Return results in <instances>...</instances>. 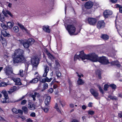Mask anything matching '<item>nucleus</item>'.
Wrapping results in <instances>:
<instances>
[{
  "label": "nucleus",
  "instance_id": "1",
  "mask_svg": "<svg viewBox=\"0 0 122 122\" xmlns=\"http://www.w3.org/2000/svg\"><path fill=\"white\" fill-rule=\"evenodd\" d=\"M99 57L98 56L94 53H92L88 55L84 54L83 51L80 52L79 55H75L74 57V60H76L77 59H81L84 62L87 61L88 60H90L93 62H96L98 61Z\"/></svg>",
  "mask_w": 122,
  "mask_h": 122
},
{
  "label": "nucleus",
  "instance_id": "2",
  "mask_svg": "<svg viewBox=\"0 0 122 122\" xmlns=\"http://www.w3.org/2000/svg\"><path fill=\"white\" fill-rule=\"evenodd\" d=\"M12 57L14 63H24L26 61L24 56V51L21 49L16 50Z\"/></svg>",
  "mask_w": 122,
  "mask_h": 122
},
{
  "label": "nucleus",
  "instance_id": "3",
  "mask_svg": "<svg viewBox=\"0 0 122 122\" xmlns=\"http://www.w3.org/2000/svg\"><path fill=\"white\" fill-rule=\"evenodd\" d=\"M4 70L6 75L9 77H11L14 74L12 68L10 66H7Z\"/></svg>",
  "mask_w": 122,
  "mask_h": 122
},
{
  "label": "nucleus",
  "instance_id": "4",
  "mask_svg": "<svg viewBox=\"0 0 122 122\" xmlns=\"http://www.w3.org/2000/svg\"><path fill=\"white\" fill-rule=\"evenodd\" d=\"M66 28L71 35L73 34L76 29L75 27L73 25H67V27Z\"/></svg>",
  "mask_w": 122,
  "mask_h": 122
},
{
  "label": "nucleus",
  "instance_id": "5",
  "mask_svg": "<svg viewBox=\"0 0 122 122\" xmlns=\"http://www.w3.org/2000/svg\"><path fill=\"white\" fill-rule=\"evenodd\" d=\"M98 61L103 64H107L109 63L108 60L105 56H102L99 57Z\"/></svg>",
  "mask_w": 122,
  "mask_h": 122
},
{
  "label": "nucleus",
  "instance_id": "6",
  "mask_svg": "<svg viewBox=\"0 0 122 122\" xmlns=\"http://www.w3.org/2000/svg\"><path fill=\"white\" fill-rule=\"evenodd\" d=\"M88 23L91 25H95L97 21V20L95 18L89 17L87 19Z\"/></svg>",
  "mask_w": 122,
  "mask_h": 122
},
{
  "label": "nucleus",
  "instance_id": "7",
  "mask_svg": "<svg viewBox=\"0 0 122 122\" xmlns=\"http://www.w3.org/2000/svg\"><path fill=\"white\" fill-rule=\"evenodd\" d=\"M93 5V3L90 1L86 2L85 4V7L86 9H89L91 8Z\"/></svg>",
  "mask_w": 122,
  "mask_h": 122
},
{
  "label": "nucleus",
  "instance_id": "8",
  "mask_svg": "<svg viewBox=\"0 0 122 122\" xmlns=\"http://www.w3.org/2000/svg\"><path fill=\"white\" fill-rule=\"evenodd\" d=\"M105 26V23L103 20L99 21L97 24V28L100 29L104 27Z\"/></svg>",
  "mask_w": 122,
  "mask_h": 122
},
{
  "label": "nucleus",
  "instance_id": "9",
  "mask_svg": "<svg viewBox=\"0 0 122 122\" xmlns=\"http://www.w3.org/2000/svg\"><path fill=\"white\" fill-rule=\"evenodd\" d=\"M90 92L92 95L94 96V97L97 99V97L99 95L98 92L94 90L93 89H91L90 90Z\"/></svg>",
  "mask_w": 122,
  "mask_h": 122
},
{
  "label": "nucleus",
  "instance_id": "10",
  "mask_svg": "<svg viewBox=\"0 0 122 122\" xmlns=\"http://www.w3.org/2000/svg\"><path fill=\"white\" fill-rule=\"evenodd\" d=\"M19 89V87L17 86V87L15 86H13L10 88L9 90L8 91L9 94H11L14 91L18 90Z\"/></svg>",
  "mask_w": 122,
  "mask_h": 122
},
{
  "label": "nucleus",
  "instance_id": "11",
  "mask_svg": "<svg viewBox=\"0 0 122 122\" xmlns=\"http://www.w3.org/2000/svg\"><path fill=\"white\" fill-rule=\"evenodd\" d=\"M1 93L5 97V100H4L2 102L3 103L6 102V100L9 98L8 94L6 91L5 90H3L1 92Z\"/></svg>",
  "mask_w": 122,
  "mask_h": 122
},
{
  "label": "nucleus",
  "instance_id": "12",
  "mask_svg": "<svg viewBox=\"0 0 122 122\" xmlns=\"http://www.w3.org/2000/svg\"><path fill=\"white\" fill-rule=\"evenodd\" d=\"M39 60L37 58L31 59V62L32 65H38Z\"/></svg>",
  "mask_w": 122,
  "mask_h": 122
},
{
  "label": "nucleus",
  "instance_id": "13",
  "mask_svg": "<svg viewBox=\"0 0 122 122\" xmlns=\"http://www.w3.org/2000/svg\"><path fill=\"white\" fill-rule=\"evenodd\" d=\"M3 14L6 17H7V14L9 15L12 18L13 17V15L10 11L8 10H6L5 11L3 10L2 11Z\"/></svg>",
  "mask_w": 122,
  "mask_h": 122
},
{
  "label": "nucleus",
  "instance_id": "14",
  "mask_svg": "<svg viewBox=\"0 0 122 122\" xmlns=\"http://www.w3.org/2000/svg\"><path fill=\"white\" fill-rule=\"evenodd\" d=\"M112 14V11L109 10L105 11L103 13L105 17H107L109 15Z\"/></svg>",
  "mask_w": 122,
  "mask_h": 122
},
{
  "label": "nucleus",
  "instance_id": "15",
  "mask_svg": "<svg viewBox=\"0 0 122 122\" xmlns=\"http://www.w3.org/2000/svg\"><path fill=\"white\" fill-rule=\"evenodd\" d=\"M13 81L15 82V85H21L22 84L20 81V78H17L13 79Z\"/></svg>",
  "mask_w": 122,
  "mask_h": 122
},
{
  "label": "nucleus",
  "instance_id": "16",
  "mask_svg": "<svg viewBox=\"0 0 122 122\" xmlns=\"http://www.w3.org/2000/svg\"><path fill=\"white\" fill-rule=\"evenodd\" d=\"M49 70V67L47 66H44V72L43 76V77H45L47 75V73Z\"/></svg>",
  "mask_w": 122,
  "mask_h": 122
},
{
  "label": "nucleus",
  "instance_id": "17",
  "mask_svg": "<svg viewBox=\"0 0 122 122\" xmlns=\"http://www.w3.org/2000/svg\"><path fill=\"white\" fill-rule=\"evenodd\" d=\"M31 97L33 98V100L35 101L36 100L35 97H39L40 96V95L39 93L36 92L34 93V94H31Z\"/></svg>",
  "mask_w": 122,
  "mask_h": 122
},
{
  "label": "nucleus",
  "instance_id": "18",
  "mask_svg": "<svg viewBox=\"0 0 122 122\" xmlns=\"http://www.w3.org/2000/svg\"><path fill=\"white\" fill-rule=\"evenodd\" d=\"M51 98V97L49 96H47L46 98L45 102L46 106H48L49 105V103L50 102Z\"/></svg>",
  "mask_w": 122,
  "mask_h": 122
},
{
  "label": "nucleus",
  "instance_id": "19",
  "mask_svg": "<svg viewBox=\"0 0 122 122\" xmlns=\"http://www.w3.org/2000/svg\"><path fill=\"white\" fill-rule=\"evenodd\" d=\"M43 30L45 32L50 33V30L49 28V26H44L43 27Z\"/></svg>",
  "mask_w": 122,
  "mask_h": 122
},
{
  "label": "nucleus",
  "instance_id": "20",
  "mask_svg": "<svg viewBox=\"0 0 122 122\" xmlns=\"http://www.w3.org/2000/svg\"><path fill=\"white\" fill-rule=\"evenodd\" d=\"M38 78L36 77L35 78L30 81L29 82L31 83H35L37 82L38 81Z\"/></svg>",
  "mask_w": 122,
  "mask_h": 122
},
{
  "label": "nucleus",
  "instance_id": "21",
  "mask_svg": "<svg viewBox=\"0 0 122 122\" xmlns=\"http://www.w3.org/2000/svg\"><path fill=\"white\" fill-rule=\"evenodd\" d=\"M29 108L31 110H33L35 109L34 105L31 103H29L28 105Z\"/></svg>",
  "mask_w": 122,
  "mask_h": 122
},
{
  "label": "nucleus",
  "instance_id": "22",
  "mask_svg": "<svg viewBox=\"0 0 122 122\" xmlns=\"http://www.w3.org/2000/svg\"><path fill=\"white\" fill-rule=\"evenodd\" d=\"M14 23L13 22H9L7 23V27L9 28H11L13 26Z\"/></svg>",
  "mask_w": 122,
  "mask_h": 122
},
{
  "label": "nucleus",
  "instance_id": "23",
  "mask_svg": "<svg viewBox=\"0 0 122 122\" xmlns=\"http://www.w3.org/2000/svg\"><path fill=\"white\" fill-rule=\"evenodd\" d=\"M0 41H1L3 45H6V42L5 38L2 37H1V39L0 40Z\"/></svg>",
  "mask_w": 122,
  "mask_h": 122
},
{
  "label": "nucleus",
  "instance_id": "24",
  "mask_svg": "<svg viewBox=\"0 0 122 122\" xmlns=\"http://www.w3.org/2000/svg\"><path fill=\"white\" fill-rule=\"evenodd\" d=\"M2 35L4 37H6L7 36H9L10 34L7 33L5 30H4L1 32Z\"/></svg>",
  "mask_w": 122,
  "mask_h": 122
},
{
  "label": "nucleus",
  "instance_id": "25",
  "mask_svg": "<svg viewBox=\"0 0 122 122\" xmlns=\"http://www.w3.org/2000/svg\"><path fill=\"white\" fill-rule=\"evenodd\" d=\"M47 54L48 57L49 59H50L51 60H53L55 59V57L50 52H47Z\"/></svg>",
  "mask_w": 122,
  "mask_h": 122
},
{
  "label": "nucleus",
  "instance_id": "26",
  "mask_svg": "<svg viewBox=\"0 0 122 122\" xmlns=\"http://www.w3.org/2000/svg\"><path fill=\"white\" fill-rule=\"evenodd\" d=\"M23 44L24 47L25 48H27L30 46V44L27 41L25 42H23Z\"/></svg>",
  "mask_w": 122,
  "mask_h": 122
},
{
  "label": "nucleus",
  "instance_id": "27",
  "mask_svg": "<svg viewBox=\"0 0 122 122\" xmlns=\"http://www.w3.org/2000/svg\"><path fill=\"white\" fill-rule=\"evenodd\" d=\"M4 16L2 13H0V21L3 23L5 21Z\"/></svg>",
  "mask_w": 122,
  "mask_h": 122
},
{
  "label": "nucleus",
  "instance_id": "28",
  "mask_svg": "<svg viewBox=\"0 0 122 122\" xmlns=\"http://www.w3.org/2000/svg\"><path fill=\"white\" fill-rule=\"evenodd\" d=\"M116 7L118 8L119 12L122 13V5L118 4H116L115 5Z\"/></svg>",
  "mask_w": 122,
  "mask_h": 122
},
{
  "label": "nucleus",
  "instance_id": "29",
  "mask_svg": "<svg viewBox=\"0 0 122 122\" xmlns=\"http://www.w3.org/2000/svg\"><path fill=\"white\" fill-rule=\"evenodd\" d=\"M27 41L28 42L30 45L33 44L34 42V40L32 38H29Z\"/></svg>",
  "mask_w": 122,
  "mask_h": 122
},
{
  "label": "nucleus",
  "instance_id": "30",
  "mask_svg": "<svg viewBox=\"0 0 122 122\" xmlns=\"http://www.w3.org/2000/svg\"><path fill=\"white\" fill-rule=\"evenodd\" d=\"M55 64L54 65V68L58 69L60 66L59 64L57 61L56 60L55 61Z\"/></svg>",
  "mask_w": 122,
  "mask_h": 122
},
{
  "label": "nucleus",
  "instance_id": "31",
  "mask_svg": "<svg viewBox=\"0 0 122 122\" xmlns=\"http://www.w3.org/2000/svg\"><path fill=\"white\" fill-rule=\"evenodd\" d=\"M22 109L23 111L24 112L25 114H27L28 112V109L27 107L24 106L22 107Z\"/></svg>",
  "mask_w": 122,
  "mask_h": 122
},
{
  "label": "nucleus",
  "instance_id": "32",
  "mask_svg": "<svg viewBox=\"0 0 122 122\" xmlns=\"http://www.w3.org/2000/svg\"><path fill=\"white\" fill-rule=\"evenodd\" d=\"M77 83L78 84L81 85L83 84L84 82L81 79L79 78L77 81Z\"/></svg>",
  "mask_w": 122,
  "mask_h": 122
},
{
  "label": "nucleus",
  "instance_id": "33",
  "mask_svg": "<svg viewBox=\"0 0 122 122\" xmlns=\"http://www.w3.org/2000/svg\"><path fill=\"white\" fill-rule=\"evenodd\" d=\"M101 37L104 40H107L109 38L108 36L106 34L102 35Z\"/></svg>",
  "mask_w": 122,
  "mask_h": 122
},
{
  "label": "nucleus",
  "instance_id": "34",
  "mask_svg": "<svg viewBox=\"0 0 122 122\" xmlns=\"http://www.w3.org/2000/svg\"><path fill=\"white\" fill-rule=\"evenodd\" d=\"M18 25L22 30H24L26 32H27V30L24 27L23 25L19 23H18Z\"/></svg>",
  "mask_w": 122,
  "mask_h": 122
},
{
  "label": "nucleus",
  "instance_id": "35",
  "mask_svg": "<svg viewBox=\"0 0 122 122\" xmlns=\"http://www.w3.org/2000/svg\"><path fill=\"white\" fill-rule=\"evenodd\" d=\"M115 65L117 67H120L121 66L120 63L117 60L115 61Z\"/></svg>",
  "mask_w": 122,
  "mask_h": 122
},
{
  "label": "nucleus",
  "instance_id": "36",
  "mask_svg": "<svg viewBox=\"0 0 122 122\" xmlns=\"http://www.w3.org/2000/svg\"><path fill=\"white\" fill-rule=\"evenodd\" d=\"M14 32L16 33L18 32L19 30V28L17 26H15L13 28Z\"/></svg>",
  "mask_w": 122,
  "mask_h": 122
},
{
  "label": "nucleus",
  "instance_id": "37",
  "mask_svg": "<svg viewBox=\"0 0 122 122\" xmlns=\"http://www.w3.org/2000/svg\"><path fill=\"white\" fill-rule=\"evenodd\" d=\"M48 88V85L47 83H45L43 85V88L42 90L41 91H43L45 90L46 89H47Z\"/></svg>",
  "mask_w": 122,
  "mask_h": 122
},
{
  "label": "nucleus",
  "instance_id": "38",
  "mask_svg": "<svg viewBox=\"0 0 122 122\" xmlns=\"http://www.w3.org/2000/svg\"><path fill=\"white\" fill-rule=\"evenodd\" d=\"M96 73L97 75L98 76V77L99 79H101V76L100 73V71L99 70H97L96 71Z\"/></svg>",
  "mask_w": 122,
  "mask_h": 122
},
{
  "label": "nucleus",
  "instance_id": "39",
  "mask_svg": "<svg viewBox=\"0 0 122 122\" xmlns=\"http://www.w3.org/2000/svg\"><path fill=\"white\" fill-rule=\"evenodd\" d=\"M98 87L100 92L102 94H103L104 92L102 87L99 85L98 86Z\"/></svg>",
  "mask_w": 122,
  "mask_h": 122
},
{
  "label": "nucleus",
  "instance_id": "40",
  "mask_svg": "<svg viewBox=\"0 0 122 122\" xmlns=\"http://www.w3.org/2000/svg\"><path fill=\"white\" fill-rule=\"evenodd\" d=\"M12 111L15 114H17L18 113V110H17L15 108H13Z\"/></svg>",
  "mask_w": 122,
  "mask_h": 122
},
{
  "label": "nucleus",
  "instance_id": "41",
  "mask_svg": "<svg viewBox=\"0 0 122 122\" xmlns=\"http://www.w3.org/2000/svg\"><path fill=\"white\" fill-rule=\"evenodd\" d=\"M60 102L62 106L63 107L65 105V103L64 101H60Z\"/></svg>",
  "mask_w": 122,
  "mask_h": 122
},
{
  "label": "nucleus",
  "instance_id": "42",
  "mask_svg": "<svg viewBox=\"0 0 122 122\" xmlns=\"http://www.w3.org/2000/svg\"><path fill=\"white\" fill-rule=\"evenodd\" d=\"M7 85L6 83L5 82H2L0 83V87H2L6 86Z\"/></svg>",
  "mask_w": 122,
  "mask_h": 122
},
{
  "label": "nucleus",
  "instance_id": "43",
  "mask_svg": "<svg viewBox=\"0 0 122 122\" xmlns=\"http://www.w3.org/2000/svg\"><path fill=\"white\" fill-rule=\"evenodd\" d=\"M109 86V85L107 84H105L104 86V90L105 91H107V88Z\"/></svg>",
  "mask_w": 122,
  "mask_h": 122
},
{
  "label": "nucleus",
  "instance_id": "44",
  "mask_svg": "<svg viewBox=\"0 0 122 122\" xmlns=\"http://www.w3.org/2000/svg\"><path fill=\"white\" fill-rule=\"evenodd\" d=\"M47 107H45V108L42 107V109L45 112H47L48 110V109Z\"/></svg>",
  "mask_w": 122,
  "mask_h": 122
},
{
  "label": "nucleus",
  "instance_id": "45",
  "mask_svg": "<svg viewBox=\"0 0 122 122\" xmlns=\"http://www.w3.org/2000/svg\"><path fill=\"white\" fill-rule=\"evenodd\" d=\"M88 114L91 115H93L94 113V111L90 110L88 111Z\"/></svg>",
  "mask_w": 122,
  "mask_h": 122
},
{
  "label": "nucleus",
  "instance_id": "46",
  "mask_svg": "<svg viewBox=\"0 0 122 122\" xmlns=\"http://www.w3.org/2000/svg\"><path fill=\"white\" fill-rule=\"evenodd\" d=\"M23 71L22 70H20L19 71V74L21 77H23L24 76V74L23 73Z\"/></svg>",
  "mask_w": 122,
  "mask_h": 122
},
{
  "label": "nucleus",
  "instance_id": "47",
  "mask_svg": "<svg viewBox=\"0 0 122 122\" xmlns=\"http://www.w3.org/2000/svg\"><path fill=\"white\" fill-rule=\"evenodd\" d=\"M56 76L58 77H60L61 76V72L59 71H57L56 72Z\"/></svg>",
  "mask_w": 122,
  "mask_h": 122
},
{
  "label": "nucleus",
  "instance_id": "48",
  "mask_svg": "<svg viewBox=\"0 0 122 122\" xmlns=\"http://www.w3.org/2000/svg\"><path fill=\"white\" fill-rule=\"evenodd\" d=\"M46 81L48 82H50L52 80V78H50V79H49L48 77H46Z\"/></svg>",
  "mask_w": 122,
  "mask_h": 122
},
{
  "label": "nucleus",
  "instance_id": "49",
  "mask_svg": "<svg viewBox=\"0 0 122 122\" xmlns=\"http://www.w3.org/2000/svg\"><path fill=\"white\" fill-rule=\"evenodd\" d=\"M76 73L77 75L78 76L79 78H81V76H82V77L83 76V74L81 73H79L78 72H76Z\"/></svg>",
  "mask_w": 122,
  "mask_h": 122
},
{
  "label": "nucleus",
  "instance_id": "50",
  "mask_svg": "<svg viewBox=\"0 0 122 122\" xmlns=\"http://www.w3.org/2000/svg\"><path fill=\"white\" fill-rule=\"evenodd\" d=\"M38 65H32L33 70H36L37 69V68Z\"/></svg>",
  "mask_w": 122,
  "mask_h": 122
},
{
  "label": "nucleus",
  "instance_id": "51",
  "mask_svg": "<svg viewBox=\"0 0 122 122\" xmlns=\"http://www.w3.org/2000/svg\"><path fill=\"white\" fill-rule=\"evenodd\" d=\"M68 82L69 83V87H71L72 86V82H71V81L69 79L68 80Z\"/></svg>",
  "mask_w": 122,
  "mask_h": 122
},
{
  "label": "nucleus",
  "instance_id": "52",
  "mask_svg": "<svg viewBox=\"0 0 122 122\" xmlns=\"http://www.w3.org/2000/svg\"><path fill=\"white\" fill-rule=\"evenodd\" d=\"M53 91V89L52 88H50L49 89L48 91V93H52Z\"/></svg>",
  "mask_w": 122,
  "mask_h": 122
},
{
  "label": "nucleus",
  "instance_id": "53",
  "mask_svg": "<svg viewBox=\"0 0 122 122\" xmlns=\"http://www.w3.org/2000/svg\"><path fill=\"white\" fill-rule=\"evenodd\" d=\"M27 101L25 100H24L22 101L21 102V104L22 105L25 104L26 102Z\"/></svg>",
  "mask_w": 122,
  "mask_h": 122
},
{
  "label": "nucleus",
  "instance_id": "54",
  "mask_svg": "<svg viewBox=\"0 0 122 122\" xmlns=\"http://www.w3.org/2000/svg\"><path fill=\"white\" fill-rule=\"evenodd\" d=\"M30 116L32 117H35L36 116L35 113L34 112L31 113L30 114Z\"/></svg>",
  "mask_w": 122,
  "mask_h": 122
},
{
  "label": "nucleus",
  "instance_id": "55",
  "mask_svg": "<svg viewBox=\"0 0 122 122\" xmlns=\"http://www.w3.org/2000/svg\"><path fill=\"white\" fill-rule=\"evenodd\" d=\"M18 113H19L21 115H22L23 114V112L21 110H18Z\"/></svg>",
  "mask_w": 122,
  "mask_h": 122
},
{
  "label": "nucleus",
  "instance_id": "56",
  "mask_svg": "<svg viewBox=\"0 0 122 122\" xmlns=\"http://www.w3.org/2000/svg\"><path fill=\"white\" fill-rule=\"evenodd\" d=\"M113 89H114V84H111L109 85Z\"/></svg>",
  "mask_w": 122,
  "mask_h": 122
},
{
  "label": "nucleus",
  "instance_id": "57",
  "mask_svg": "<svg viewBox=\"0 0 122 122\" xmlns=\"http://www.w3.org/2000/svg\"><path fill=\"white\" fill-rule=\"evenodd\" d=\"M118 116L120 118H121L122 117V112H121L118 113Z\"/></svg>",
  "mask_w": 122,
  "mask_h": 122
},
{
  "label": "nucleus",
  "instance_id": "58",
  "mask_svg": "<svg viewBox=\"0 0 122 122\" xmlns=\"http://www.w3.org/2000/svg\"><path fill=\"white\" fill-rule=\"evenodd\" d=\"M46 81V78L43 79L41 81V82L43 83H44Z\"/></svg>",
  "mask_w": 122,
  "mask_h": 122
},
{
  "label": "nucleus",
  "instance_id": "59",
  "mask_svg": "<svg viewBox=\"0 0 122 122\" xmlns=\"http://www.w3.org/2000/svg\"><path fill=\"white\" fill-rule=\"evenodd\" d=\"M24 97H25L24 96H23L21 98H20L18 100H17V101H16V102H18L19 101H20V100H22V99H23L24 98Z\"/></svg>",
  "mask_w": 122,
  "mask_h": 122
},
{
  "label": "nucleus",
  "instance_id": "60",
  "mask_svg": "<svg viewBox=\"0 0 122 122\" xmlns=\"http://www.w3.org/2000/svg\"><path fill=\"white\" fill-rule=\"evenodd\" d=\"M0 121H5V120L4 118L0 116Z\"/></svg>",
  "mask_w": 122,
  "mask_h": 122
},
{
  "label": "nucleus",
  "instance_id": "61",
  "mask_svg": "<svg viewBox=\"0 0 122 122\" xmlns=\"http://www.w3.org/2000/svg\"><path fill=\"white\" fill-rule=\"evenodd\" d=\"M71 122H79V121L76 119H73L72 120Z\"/></svg>",
  "mask_w": 122,
  "mask_h": 122
},
{
  "label": "nucleus",
  "instance_id": "62",
  "mask_svg": "<svg viewBox=\"0 0 122 122\" xmlns=\"http://www.w3.org/2000/svg\"><path fill=\"white\" fill-rule=\"evenodd\" d=\"M7 26L6 25H5L3 28L5 30H7Z\"/></svg>",
  "mask_w": 122,
  "mask_h": 122
},
{
  "label": "nucleus",
  "instance_id": "63",
  "mask_svg": "<svg viewBox=\"0 0 122 122\" xmlns=\"http://www.w3.org/2000/svg\"><path fill=\"white\" fill-rule=\"evenodd\" d=\"M108 97L109 98H110L111 99H112V100H113L114 99V97H113V96H109Z\"/></svg>",
  "mask_w": 122,
  "mask_h": 122
},
{
  "label": "nucleus",
  "instance_id": "64",
  "mask_svg": "<svg viewBox=\"0 0 122 122\" xmlns=\"http://www.w3.org/2000/svg\"><path fill=\"white\" fill-rule=\"evenodd\" d=\"M32 121L30 118H28L27 120V122H32Z\"/></svg>",
  "mask_w": 122,
  "mask_h": 122
}]
</instances>
